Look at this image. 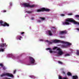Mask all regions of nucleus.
Listing matches in <instances>:
<instances>
[{"label": "nucleus", "instance_id": "nucleus-2", "mask_svg": "<svg viewBox=\"0 0 79 79\" xmlns=\"http://www.w3.org/2000/svg\"><path fill=\"white\" fill-rule=\"evenodd\" d=\"M50 9L45 8H42L41 9L37 10V12H41L42 11H49Z\"/></svg>", "mask_w": 79, "mask_h": 79}, {"label": "nucleus", "instance_id": "nucleus-47", "mask_svg": "<svg viewBox=\"0 0 79 79\" xmlns=\"http://www.w3.org/2000/svg\"><path fill=\"white\" fill-rule=\"evenodd\" d=\"M41 40H41L40 41H41Z\"/></svg>", "mask_w": 79, "mask_h": 79}, {"label": "nucleus", "instance_id": "nucleus-46", "mask_svg": "<svg viewBox=\"0 0 79 79\" xmlns=\"http://www.w3.org/2000/svg\"><path fill=\"white\" fill-rule=\"evenodd\" d=\"M31 64H28V65H31Z\"/></svg>", "mask_w": 79, "mask_h": 79}, {"label": "nucleus", "instance_id": "nucleus-38", "mask_svg": "<svg viewBox=\"0 0 79 79\" xmlns=\"http://www.w3.org/2000/svg\"><path fill=\"white\" fill-rule=\"evenodd\" d=\"M3 13H5V12H6V10H4L3 11Z\"/></svg>", "mask_w": 79, "mask_h": 79}, {"label": "nucleus", "instance_id": "nucleus-43", "mask_svg": "<svg viewBox=\"0 0 79 79\" xmlns=\"http://www.w3.org/2000/svg\"><path fill=\"white\" fill-rule=\"evenodd\" d=\"M46 42H48V43H49V41H48V40H46Z\"/></svg>", "mask_w": 79, "mask_h": 79}, {"label": "nucleus", "instance_id": "nucleus-45", "mask_svg": "<svg viewBox=\"0 0 79 79\" xmlns=\"http://www.w3.org/2000/svg\"><path fill=\"white\" fill-rule=\"evenodd\" d=\"M12 5V3H10V6H11Z\"/></svg>", "mask_w": 79, "mask_h": 79}, {"label": "nucleus", "instance_id": "nucleus-21", "mask_svg": "<svg viewBox=\"0 0 79 79\" xmlns=\"http://www.w3.org/2000/svg\"><path fill=\"white\" fill-rule=\"evenodd\" d=\"M34 6H34V5L31 6V5H30V6H29V7H30V8H34Z\"/></svg>", "mask_w": 79, "mask_h": 79}, {"label": "nucleus", "instance_id": "nucleus-20", "mask_svg": "<svg viewBox=\"0 0 79 79\" xmlns=\"http://www.w3.org/2000/svg\"><path fill=\"white\" fill-rule=\"evenodd\" d=\"M32 12V11H26V13H27L28 14H30V13H31Z\"/></svg>", "mask_w": 79, "mask_h": 79}, {"label": "nucleus", "instance_id": "nucleus-32", "mask_svg": "<svg viewBox=\"0 0 79 79\" xmlns=\"http://www.w3.org/2000/svg\"><path fill=\"white\" fill-rule=\"evenodd\" d=\"M68 15L70 16L71 15H73V14L72 13H69V14H68Z\"/></svg>", "mask_w": 79, "mask_h": 79}, {"label": "nucleus", "instance_id": "nucleus-31", "mask_svg": "<svg viewBox=\"0 0 79 79\" xmlns=\"http://www.w3.org/2000/svg\"><path fill=\"white\" fill-rule=\"evenodd\" d=\"M1 41H2V42H4V40H3V39L2 38V39Z\"/></svg>", "mask_w": 79, "mask_h": 79}, {"label": "nucleus", "instance_id": "nucleus-39", "mask_svg": "<svg viewBox=\"0 0 79 79\" xmlns=\"http://www.w3.org/2000/svg\"><path fill=\"white\" fill-rule=\"evenodd\" d=\"M61 16H64V14H61Z\"/></svg>", "mask_w": 79, "mask_h": 79}, {"label": "nucleus", "instance_id": "nucleus-1", "mask_svg": "<svg viewBox=\"0 0 79 79\" xmlns=\"http://www.w3.org/2000/svg\"><path fill=\"white\" fill-rule=\"evenodd\" d=\"M68 22H70V23H73L75 24H77L79 26V23L75 21L73 18H68L65 19V21L62 23L63 25H69V23Z\"/></svg>", "mask_w": 79, "mask_h": 79}, {"label": "nucleus", "instance_id": "nucleus-10", "mask_svg": "<svg viewBox=\"0 0 79 79\" xmlns=\"http://www.w3.org/2000/svg\"><path fill=\"white\" fill-rule=\"evenodd\" d=\"M62 43H63V44H67V45H72L71 43L68 42H64V41H62Z\"/></svg>", "mask_w": 79, "mask_h": 79}, {"label": "nucleus", "instance_id": "nucleus-33", "mask_svg": "<svg viewBox=\"0 0 79 79\" xmlns=\"http://www.w3.org/2000/svg\"><path fill=\"white\" fill-rule=\"evenodd\" d=\"M62 79H68V78L66 77H64Z\"/></svg>", "mask_w": 79, "mask_h": 79}, {"label": "nucleus", "instance_id": "nucleus-25", "mask_svg": "<svg viewBox=\"0 0 79 79\" xmlns=\"http://www.w3.org/2000/svg\"><path fill=\"white\" fill-rule=\"evenodd\" d=\"M59 79H63V78H62V77H61L60 76H59Z\"/></svg>", "mask_w": 79, "mask_h": 79}, {"label": "nucleus", "instance_id": "nucleus-6", "mask_svg": "<svg viewBox=\"0 0 79 79\" xmlns=\"http://www.w3.org/2000/svg\"><path fill=\"white\" fill-rule=\"evenodd\" d=\"M7 46H8V45H6V43L0 44V47H1V48H3L4 47H6Z\"/></svg>", "mask_w": 79, "mask_h": 79}, {"label": "nucleus", "instance_id": "nucleus-26", "mask_svg": "<svg viewBox=\"0 0 79 79\" xmlns=\"http://www.w3.org/2000/svg\"><path fill=\"white\" fill-rule=\"evenodd\" d=\"M0 66L1 67H3V65L2 64H0Z\"/></svg>", "mask_w": 79, "mask_h": 79}, {"label": "nucleus", "instance_id": "nucleus-3", "mask_svg": "<svg viewBox=\"0 0 79 79\" xmlns=\"http://www.w3.org/2000/svg\"><path fill=\"white\" fill-rule=\"evenodd\" d=\"M3 21L2 20H0V24H1V26H2L4 27H5L6 26L9 27V26H10L9 24L6 23V22H5L4 24H3Z\"/></svg>", "mask_w": 79, "mask_h": 79}, {"label": "nucleus", "instance_id": "nucleus-22", "mask_svg": "<svg viewBox=\"0 0 79 79\" xmlns=\"http://www.w3.org/2000/svg\"><path fill=\"white\" fill-rule=\"evenodd\" d=\"M65 56H69V54H65Z\"/></svg>", "mask_w": 79, "mask_h": 79}, {"label": "nucleus", "instance_id": "nucleus-23", "mask_svg": "<svg viewBox=\"0 0 79 79\" xmlns=\"http://www.w3.org/2000/svg\"><path fill=\"white\" fill-rule=\"evenodd\" d=\"M58 63H59V64H63V62L60 61H58Z\"/></svg>", "mask_w": 79, "mask_h": 79}, {"label": "nucleus", "instance_id": "nucleus-15", "mask_svg": "<svg viewBox=\"0 0 79 79\" xmlns=\"http://www.w3.org/2000/svg\"><path fill=\"white\" fill-rule=\"evenodd\" d=\"M67 75L68 76H72V74L71 73L69 72H68L67 73Z\"/></svg>", "mask_w": 79, "mask_h": 79}, {"label": "nucleus", "instance_id": "nucleus-42", "mask_svg": "<svg viewBox=\"0 0 79 79\" xmlns=\"http://www.w3.org/2000/svg\"><path fill=\"white\" fill-rule=\"evenodd\" d=\"M16 70H15L14 72V74H15V73H16Z\"/></svg>", "mask_w": 79, "mask_h": 79}, {"label": "nucleus", "instance_id": "nucleus-40", "mask_svg": "<svg viewBox=\"0 0 79 79\" xmlns=\"http://www.w3.org/2000/svg\"><path fill=\"white\" fill-rule=\"evenodd\" d=\"M31 20H34V18L33 17H31Z\"/></svg>", "mask_w": 79, "mask_h": 79}, {"label": "nucleus", "instance_id": "nucleus-44", "mask_svg": "<svg viewBox=\"0 0 79 79\" xmlns=\"http://www.w3.org/2000/svg\"><path fill=\"white\" fill-rule=\"evenodd\" d=\"M21 34H24V32H22Z\"/></svg>", "mask_w": 79, "mask_h": 79}, {"label": "nucleus", "instance_id": "nucleus-7", "mask_svg": "<svg viewBox=\"0 0 79 79\" xmlns=\"http://www.w3.org/2000/svg\"><path fill=\"white\" fill-rule=\"evenodd\" d=\"M29 59L30 60V63H31V64L34 63V62H35V60H34V59L31 57H30Z\"/></svg>", "mask_w": 79, "mask_h": 79}, {"label": "nucleus", "instance_id": "nucleus-17", "mask_svg": "<svg viewBox=\"0 0 79 79\" xmlns=\"http://www.w3.org/2000/svg\"><path fill=\"white\" fill-rule=\"evenodd\" d=\"M30 77H31V78H32L33 79H35V77L33 75H31L30 76Z\"/></svg>", "mask_w": 79, "mask_h": 79}, {"label": "nucleus", "instance_id": "nucleus-5", "mask_svg": "<svg viewBox=\"0 0 79 79\" xmlns=\"http://www.w3.org/2000/svg\"><path fill=\"white\" fill-rule=\"evenodd\" d=\"M57 50H58V54L59 55H62L63 54V51H62L61 49L60 48H58L57 49Z\"/></svg>", "mask_w": 79, "mask_h": 79}, {"label": "nucleus", "instance_id": "nucleus-35", "mask_svg": "<svg viewBox=\"0 0 79 79\" xmlns=\"http://www.w3.org/2000/svg\"><path fill=\"white\" fill-rule=\"evenodd\" d=\"M62 74H65V72L64 71H63L62 72Z\"/></svg>", "mask_w": 79, "mask_h": 79}, {"label": "nucleus", "instance_id": "nucleus-11", "mask_svg": "<svg viewBox=\"0 0 79 79\" xmlns=\"http://www.w3.org/2000/svg\"><path fill=\"white\" fill-rule=\"evenodd\" d=\"M48 34L49 35H50V36H52V35H53V34H52V31H51L49 30L48 31Z\"/></svg>", "mask_w": 79, "mask_h": 79}, {"label": "nucleus", "instance_id": "nucleus-9", "mask_svg": "<svg viewBox=\"0 0 79 79\" xmlns=\"http://www.w3.org/2000/svg\"><path fill=\"white\" fill-rule=\"evenodd\" d=\"M23 6H24V7H27V8L28 7H29L30 6V4L27 3H23Z\"/></svg>", "mask_w": 79, "mask_h": 79}, {"label": "nucleus", "instance_id": "nucleus-27", "mask_svg": "<svg viewBox=\"0 0 79 79\" xmlns=\"http://www.w3.org/2000/svg\"><path fill=\"white\" fill-rule=\"evenodd\" d=\"M3 67V69L4 70H5V69H6V68L5 67Z\"/></svg>", "mask_w": 79, "mask_h": 79}, {"label": "nucleus", "instance_id": "nucleus-24", "mask_svg": "<svg viewBox=\"0 0 79 79\" xmlns=\"http://www.w3.org/2000/svg\"><path fill=\"white\" fill-rule=\"evenodd\" d=\"M77 55H79V51H77Z\"/></svg>", "mask_w": 79, "mask_h": 79}, {"label": "nucleus", "instance_id": "nucleus-13", "mask_svg": "<svg viewBox=\"0 0 79 79\" xmlns=\"http://www.w3.org/2000/svg\"><path fill=\"white\" fill-rule=\"evenodd\" d=\"M53 42L54 43H59V42H60L61 41L60 40H54Z\"/></svg>", "mask_w": 79, "mask_h": 79}, {"label": "nucleus", "instance_id": "nucleus-29", "mask_svg": "<svg viewBox=\"0 0 79 79\" xmlns=\"http://www.w3.org/2000/svg\"><path fill=\"white\" fill-rule=\"evenodd\" d=\"M57 48V47H55L53 48V50H55V49H56Z\"/></svg>", "mask_w": 79, "mask_h": 79}, {"label": "nucleus", "instance_id": "nucleus-18", "mask_svg": "<svg viewBox=\"0 0 79 79\" xmlns=\"http://www.w3.org/2000/svg\"><path fill=\"white\" fill-rule=\"evenodd\" d=\"M4 49H5V48L3 49H2V48H1L0 49V52H4Z\"/></svg>", "mask_w": 79, "mask_h": 79}, {"label": "nucleus", "instance_id": "nucleus-37", "mask_svg": "<svg viewBox=\"0 0 79 79\" xmlns=\"http://www.w3.org/2000/svg\"><path fill=\"white\" fill-rule=\"evenodd\" d=\"M60 38H64V37H65L61 36H60Z\"/></svg>", "mask_w": 79, "mask_h": 79}, {"label": "nucleus", "instance_id": "nucleus-8", "mask_svg": "<svg viewBox=\"0 0 79 79\" xmlns=\"http://www.w3.org/2000/svg\"><path fill=\"white\" fill-rule=\"evenodd\" d=\"M67 33V31H66V30H64L60 31V34L62 35H63V34H66Z\"/></svg>", "mask_w": 79, "mask_h": 79}, {"label": "nucleus", "instance_id": "nucleus-34", "mask_svg": "<svg viewBox=\"0 0 79 79\" xmlns=\"http://www.w3.org/2000/svg\"><path fill=\"white\" fill-rule=\"evenodd\" d=\"M52 44V42L50 41L49 42V44Z\"/></svg>", "mask_w": 79, "mask_h": 79}, {"label": "nucleus", "instance_id": "nucleus-41", "mask_svg": "<svg viewBox=\"0 0 79 79\" xmlns=\"http://www.w3.org/2000/svg\"><path fill=\"white\" fill-rule=\"evenodd\" d=\"M38 22L39 23H40V22H41V21H40V20H39L38 21Z\"/></svg>", "mask_w": 79, "mask_h": 79}, {"label": "nucleus", "instance_id": "nucleus-36", "mask_svg": "<svg viewBox=\"0 0 79 79\" xmlns=\"http://www.w3.org/2000/svg\"><path fill=\"white\" fill-rule=\"evenodd\" d=\"M52 28L53 29H56V28H55V27H51V29H52Z\"/></svg>", "mask_w": 79, "mask_h": 79}, {"label": "nucleus", "instance_id": "nucleus-30", "mask_svg": "<svg viewBox=\"0 0 79 79\" xmlns=\"http://www.w3.org/2000/svg\"><path fill=\"white\" fill-rule=\"evenodd\" d=\"M46 50H51V48H46Z\"/></svg>", "mask_w": 79, "mask_h": 79}, {"label": "nucleus", "instance_id": "nucleus-4", "mask_svg": "<svg viewBox=\"0 0 79 79\" xmlns=\"http://www.w3.org/2000/svg\"><path fill=\"white\" fill-rule=\"evenodd\" d=\"M1 77H3V76H7L9 77H13V75L11 74L6 73L2 74L1 75Z\"/></svg>", "mask_w": 79, "mask_h": 79}, {"label": "nucleus", "instance_id": "nucleus-28", "mask_svg": "<svg viewBox=\"0 0 79 79\" xmlns=\"http://www.w3.org/2000/svg\"><path fill=\"white\" fill-rule=\"evenodd\" d=\"M49 52L51 53H53V51H52L51 49L49 50Z\"/></svg>", "mask_w": 79, "mask_h": 79}, {"label": "nucleus", "instance_id": "nucleus-19", "mask_svg": "<svg viewBox=\"0 0 79 79\" xmlns=\"http://www.w3.org/2000/svg\"><path fill=\"white\" fill-rule=\"evenodd\" d=\"M40 18L41 19V20H42V21H44V20H45V18L44 17H40Z\"/></svg>", "mask_w": 79, "mask_h": 79}, {"label": "nucleus", "instance_id": "nucleus-14", "mask_svg": "<svg viewBox=\"0 0 79 79\" xmlns=\"http://www.w3.org/2000/svg\"><path fill=\"white\" fill-rule=\"evenodd\" d=\"M73 79H78V77L77 76H73Z\"/></svg>", "mask_w": 79, "mask_h": 79}, {"label": "nucleus", "instance_id": "nucleus-16", "mask_svg": "<svg viewBox=\"0 0 79 79\" xmlns=\"http://www.w3.org/2000/svg\"><path fill=\"white\" fill-rule=\"evenodd\" d=\"M68 45L67 44V45H62L61 47L62 48H67L68 47Z\"/></svg>", "mask_w": 79, "mask_h": 79}, {"label": "nucleus", "instance_id": "nucleus-12", "mask_svg": "<svg viewBox=\"0 0 79 79\" xmlns=\"http://www.w3.org/2000/svg\"><path fill=\"white\" fill-rule=\"evenodd\" d=\"M22 38H23V37H22V36H17L16 37V39L17 40H18V39H19V40H21V39H22Z\"/></svg>", "mask_w": 79, "mask_h": 79}]
</instances>
